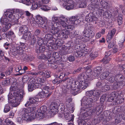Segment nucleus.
<instances>
[{"label": "nucleus", "instance_id": "f257e3e1", "mask_svg": "<svg viewBox=\"0 0 125 125\" xmlns=\"http://www.w3.org/2000/svg\"><path fill=\"white\" fill-rule=\"evenodd\" d=\"M88 71L87 70L86 73H83L79 75L78 76V81L73 83L72 78H69L68 77L63 79V81L67 80V88L70 90L71 92L74 95L77 94L81 89L84 90L88 86L90 81L93 79L91 75H88L87 73Z\"/></svg>", "mask_w": 125, "mask_h": 125}, {"label": "nucleus", "instance_id": "f03ea898", "mask_svg": "<svg viewBox=\"0 0 125 125\" xmlns=\"http://www.w3.org/2000/svg\"><path fill=\"white\" fill-rule=\"evenodd\" d=\"M13 94L14 95L12 98H10V95H8V99L10 100L11 99L10 101L12 106L16 107L20 104V102L25 94V93L23 90H21V91H20V92H14Z\"/></svg>", "mask_w": 125, "mask_h": 125}, {"label": "nucleus", "instance_id": "7ed1b4c3", "mask_svg": "<svg viewBox=\"0 0 125 125\" xmlns=\"http://www.w3.org/2000/svg\"><path fill=\"white\" fill-rule=\"evenodd\" d=\"M7 13L4 17L1 18L0 21L2 25H5L3 26L2 28V31L3 32L6 31L10 28L11 24L10 23V21H12L13 19L9 18L8 15L7 16Z\"/></svg>", "mask_w": 125, "mask_h": 125}, {"label": "nucleus", "instance_id": "20e7f679", "mask_svg": "<svg viewBox=\"0 0 125 125\" xmlns=\"http://www.w3.org/2000/svg\"><path fill=\"white\" fill-rule=\"evenodd\" d=\"M52 22L51 24V28L50 32L53 34H55L58 33L61 29V27L59 24L56 22L59 20V18L56 16H53L52 17Z\"/></svg>", "mask_w": 125, "mask_h": 125}, {"label": "nucleus", "instance_id": "39448f33", "mask_svg": "<svg viewBox=\"0 0 125 125\" xmlns=\"http://www.w3.org/2000/svg\"><path fill=\"white\" fill-rule=\"evenodd\" d=\"M94 101V98L93 99L90 97H84L82 102V105L83 106V107L85 109L89 108L92 106V104Z\"/></svg>", "mask_w": 125, "mask_h": 125}, {"label": "nucleus", "instance_id": "423d86ee", "mask_svg": "<svg viewBox=\"0 0 125 125\" xmlns=\"http://www.w3.org/2000/svg\"><path fill=\"white\" fill-rule=\"evenodd\" d=\"M85 109L83 107L81 108L80 114L83 117H87L88 116L96 114V108L93 109Z\"/></svg>", "mask_w": 125, "mask_h": 125}, {"label": "nucleus", "instance_id": "0eeeda50", "mask_svg": "<svg viewBox=\"0 0 125 125\" xmlns=\"http://www.w3.org/2000/svg\"><path fill=\"white\" fill-rule=\"evenodd\" d=\"M47 18L45 17H42L40 15L36 16V20L37 23L39 26L45 28L46 27L45 22L46 21Z\"/></svg>", "mask_w": 125, "mask_h": 125}, {"label": "nucleus", "instance_id": "6e6552de", "mask_svg": "<svg viewBox=\"0 0 125 125\" xmlns=\"http://www.w3.org/2000/svg\"><path fill=\"white\" fill-rule=\"evenodd\" d=\"M16 13H18L19 14H20L21 15H23L24 14L23 11L19 9H16L12 10H7V15L9 18H11L12 19H13V20H15V18L13 16V14H14Z\"/></svg>", "mask_w": 125, "mask_h": 125}, {"label": "nucleus", "instance_id": "1a4fd4ad", "mask_svg": "<svg viewBox=\"0 0 125 125\" xmlns=\"http://www.w3.org/2000/svg\"><path fill=\"white\" fill-rule=\"evenodd\" d=\"M76 4L72 0H71L66 3H64L63 6L66 10H69L77 7Z\"/></svg>", "mask_w": 125, "mask_h": 125}, {"label": "nucleus", "instance_id": "9d476101", "mask_svg": "<svg viewBox=\"0 0 125 125\" xmlns=\"http://www.w3.org/2000/svg\"><path fill=\"white\" fill-rule=\"evenodd\" d=\"M39 98L37 96L35 97H31L29 98V101H27L25 104V107H27L31 105H32L38 102Z\"/></svg>", "mask_w": 125, "mask_h": 125}, {"label": "nucleus", "instance_id": "9b49d317", "mask_svg": "<svg viewBox=\"0 0 125 125\" xmlns=\"http://www.w3.org/2000/svg\"><path fill=\"white\" fill-rule=\"evenodd\" d=\"M23 114L22 116V119L24 120H31L33 119H34L36 118V114H31V115L29 114L22 113Z\"/></svg>", "mask_w": 125, "mask_h": 125}, {"label": "nucleus", "instance_id": "f8f14e48", "mask_svg": "<svg viewBox=\"0 0 125 125\" xmlns=\"http://www.w3.org/2000/svg\"><path fill=\"white\" fill-rule=\"evenodd\" d=\"M36 82L35 81L34 79L32 78L29 81L28 84V90L29 91H32L35 88H39L36 86Z\"/></svg>", "mask_w": 125, "mask_h": 125}, {"label": "nucleus", "instance_id": "ddd939ff", "mask_svg": "<svg viewBox=\"0 0 125 125\" xmlns=\"http://www.w3.org/2000/svg\"><path fill=\"white\" fill-rule=\"evenodd\" d=\"M35 108L34 107H29L26 108H23L22 109V113L29 114L31 115V114H36L35 111Z\"/></svg>", "mask_w": 125, "mask_h": 125}, {"label": "nucleus", "instance_id": "4468645a", "mask_svg": "<svg viewBox=\"0 0 125 125\" xmlns=\"http://www.w3.org/2000/svg\"><path fill=\"white\" fill-rule=\"evenodd\" d=\"M97 20V18L94 16V15L92 13H90L87 15L85 18V21L89 22L96 21Z\"/></svg>", "mask_w": 125, "mask_h": 125}, {"label": "nucleus", "instance_id": "2eb2a0df", "mask_svg": "<svg viewBox=\"0 0 125 125\" xmlns=\"http://www.w3.org/2000/svg\"><path fill=\"white\" fill-rule=\"evenodd\" d=\"M116 31L115 29L109 31L107 36L106 40L108 42H110L112 38L113 37Z\"/></svg>", "mask_w": 125, "mask_h": 125}, {"label": "nucleus", "instance_id": "dca6fc26", "mask_svg": "<svg viewBox=\"0 0 125 125\" xmlns=\"http://www.w3.org/2000/svg\"><path fill=\"white\" fill-rule=\"evenodd\" d=\"M72 101V99L70 98H67L65 105L67 109L71 111V112L73 113V112L74 109L73 106L71 105L70 103Z\"/></svg>", "mask_w": 125, "mask_h": 125}, {"label": "nucleus", "instance_id": "f3484780", "mask_svg": "<svg viewBox=\"0 0 125 125\" xmlns=\"http://www.w3.org/2000/svg\"><path fill=\"white\" fill-rule=\"evenodd\" d=\"M57 34L58 35H60V34L64 38H66L68 37V35L69 34V32L68 31L66 30L63 29L62 30V29H60V31H59L58 33L55 34Z\"/></svg>", "mask_w": 125, "mask_h": 125}, {"label": "nucleus", "instance_id": "a211bd4d", "mask_svg": "<svg viewBox=\"0 0 125 125\" xmlns=\"http://www.w3.org/2000/svg\"><path fill=\"white\" fill-rule=\"evenodd\" d=\"M83 35L85 37H92L94 36V33L90 29H86L83 32Z\"/></svg>", "mask_w": 125, "mask_h": 125}, {"label": "nucleus", "instance_id": "6ab92c4d", "mask_svg": "<svg viewBox=\"0 0 125 125\" xmlns=\"http://www.w3.org/2000/svg\"><path fill=\"white\" fill-rule=\"evenodd\" d=\"M34 80L35 82L36 83V86L40 88V86L41 85V83L44 82L46 81V79L43 77H42L40 78L34 79Z\"/></svg>", "mask_w": 125, "mask_h": 125}, {"label": "nucleus", "instance_id": "aec40b11", "mask_svg": "<svg viewBox=\"0 0 125 125\" xmlns=\"http://www.w3.org/2000/svg\"><path fill=\"white\" fill-rule=\"evenodd\" d=\"M93 96H94V101H96L98 99V97L101 93V91L100 90H93Z\"/></svg>", "mask_w": 125, "mask_h": 125}, {"label": "nucleus", "instance_id": "412c9836", "mask_svg": "<svg viewBox=\"0 0 125 125\" xmlns=\"http://www.w3.org/2000/svg\"><path fill=\"white\" fill-rule=\"evenodd\" d=\"M58 106L57 104L54 102H52L50 107L51 111L53 113L55 112L57 109Z\"/></svg>", "mask_w": 125, "mask_h": 125}, {"label": "nucleus", "instance_id": "4be33fe9", "mask_svg": "<svg viewBox=\"0 0 125 125\" xmlns=\"http://www.w3.org/2000/svg\"><path fill=\"white\" fill-rule=\"evenodd\" d=\"M67 22L68 20L67 19L64 17H63L61 18L59 21V23L63 27H64L65 28L67 24Z\"/></svg>", "mask_w": 125, "mask_h": 125}, {"label": "nucleus", "instance_id": "5701e85b", "mask_svg": "<svg viewBox=\"0 0 125 125\" xmlns=\"http://www.w3.org/2000/svg\"><path fill=\"white\" fill-rule=\"evenodd\" d=\"M102 70V68L101 67H96L94 71V72L93 73V75L94 76L97 77L100 74Z\"/></svg>", "mask_w": 125, "mask_h": 125}, {"label": "nucleus", "instance_id": "b1692460", "mask_svg": "<svg viewBox=\"0 0 125 125\" xmlns=\"http://www.w3.org/2000/svg\"><path fill=\"white\" fill-rule=\"evenodd\" d=\"M78 17L75 16H73L71 17L69 20H68V21L71 22L72 23H73V24H78V22H79V21L77 18Z\"/></svg>", "mask_w": 125, "mask_h": 125}, {"label": "nucleus", "instance_id": "393cba45", "mask_svg": "<svg viewBox=\"0 0 125 125\" xmlns=\"http://www.w3.org/2000/svg\"><path fill=\"white\" fill-rule=\"evenodd\" d=\"M28 28L26 26H21L19 29V32L22 34H25L28 32Z\"/></svg>", "mask_w": 125, "mask_h": 125}, {"label": "nucleus", "instance_id": "a878e982", "mask_svg": "<svg viewBox=\"0 0 125 125\" xmlns=\"http://www.w3.org/2000/svg\"><path fill=\"white\" fill-rule=\"evenodd\" d=\"M50 89L48 86H45L43 87L42 91L47 94V97L49 96L51 94V92L49 93Z\"/></svg>", "mask_w": 125, "mask_h": 125}, {"label": "nucleus", "instance_id": "bb28decb", "mask_svg": "<svg viewBox=\"0 0 125 125\" xmlns=\"http://www.w3.org/2000/svg\"><path fill=\"white\" fill-rule=\"evenodd\" d=\"M40 75L44 76L47 78L50 77V72L49 71H42L40 72Z\"/></svg>", "mask_w": 125, "mask_h": 125}, {"label": "nucleus", "instance_id": "cd10ccee", "mask_svg": "<svg viewBox=\"0 0 125 125\" xmlns=\"http://www.w3.org/2000/svg\"><path fill=\"white\" fill-rule=\"evenodd\" d=\"M104 18L110 19L111 18L112 15L111 12L109 10H106L104 12L103 14Z\"/></svg>", "mask_w": 125, "mask_h": 125}, {"label": "nucleus", "instance_id": "c85d7f7f", "mask_svg": "<svg viewBox=\"0 0 125 125\" xmlns=\"http://www.w3.org/2000/svg\"><path fill=\"white\" fill-rule=\"evenodd\" d=\"M67 24L66 27L65 29H69L70 30H73L74 28L73 23H72L68 21L67 22Z\"/></svg>", "mask_w": 125, "mask_h": 125}, {"label": "nucleus", "instance_id": "c756f323", "mask_svg": "<svg viewBox=\"0 0 125 125\" xmlns=\"http://www.w3.org/2000/svg\"><path fill=\"white\" fill-rule=\"evenodd\" d=\"M64 116L66 119L68 120L70 119V117H71L72 118L71 120L73 121L74 119V116L73 115H71L69 113H66V112L64 113Z\"/></svg>", "mask_w": 125, "mask_h": 125}, {"label": "nucleus", "instance_id": "7c9ffc66", "mask_svg": "<svg viewBox=\"0 0 125 125\" xmlns=\"http://www.w3.org/2000/svg\"><path fill=\"white\" fill-rule=\"evenodd\" d=\"M100 5L102 8L106 9H107L109 7L108 3L106 1L104 0L101 1H100Z\"/></svg>", "mask_w": 125, "mask_h": 125}, {"label": "nucleus", "instance_id": "2f4dec72", "mask_svg": "<svg viewBox=\"0 0 125 125\" xmlns=\"http://www.w3.org/2000/svg\"><path fill=\"white\" fill-rule=\"evenodd\" d=\"M23 34V37L25 40H28L31 39V34L30 31H29Z\"/></svg>", "mask_w": 125, "mask_h": 125}, {"label": "nucleus", "instance_id": "473e14b6", "mask_svg": "<svg viewBox=\"0 0 125 125\" xmlns=\"http://www.w3.org/2000/svg\"><path fill=\"white\" fill-rule=\"evenodd\" d=\"M39 6L41 8V9L44 11H46L50 9L49 8L48 6L44 4H42L41 3L39 4Z\"/></svg>", "mask_w": 125, "mask_h": 125}, {"label": "nucleus", "instance_id": "72a5a7b5", "mask_svg": "<svg viewBox=\"0 0 125 125\" xmlns=\"http://www.w3.org/2000/svg\"><path fill=\"white\" fill-rule=\"evenodd\" d=\"M36 118H37L38 119H42L45 117V113H38V114L37 115L36 111Z\"/></svg>", "mask_w": 125, "mask_h": 125}, {"label": "nucleus", "instance_id": "f704fd0d", "mask_svg": "<svg viewBox=\"0 0 125 125\" xmlns=\"http://www.w3.org/2000/svg\"><path fill=\"white\" fill-rule=\"evenodd\" d=\"M47 108L45 106H42L39 108L37 110L38 113H45L47 111Z\"/></svg>", "mask_w": 125, "mask_h": 125}, {"label": "nucleus", "instance_id": "c9c22d12", "mask_svg": "<svg viewBox=\"0 0 125 125\" xmlns=\"http://www.w3.org/2000/svg\"><path fill=\"white\" fill-rule=\"evenodd\" d=\"M109 73L107 71H105L102 73L100 75V78L101 79L103 80L105 79L107 77L109 78L108 75Z\"/></svg>", "mask_w": 125, "mask_h": 125}, {"label": "nucleus", "instance_id": "e433bc0d", "mask_svg": "<svg viewBox=\"0 0 125 125\" xmlns=\"http://www.w3.org/2000/svg\"><path fill=\"white\" fill-rule=\"evenodd\" d=\"M96 11V14L98 17H100L102 14L104 12L103 10L101 8L97 9Z\"/></svg>", "mask_w": 125, "mask_h": 125}, {"label": "nucleus", "instance_id": "4c0bfd02", "mask_svg": "<svg viewBox=\"0 0 125 125\" xmlns=\"http://www.w3.org/2000/svg\"><path fill=\"white\" fill-rule=\"evenodd\" d=\"M23 50L22 47H18L16 48L15 52L17 54H22L23 53Z\"/></svg>", "mask_w": 125, "mask_h": 125}, {"label": "nucleus", "instance_id": "58836bf2", "mask_svg": "<svg viewBox=\"0 0 125 125\" xmlns=\"http://www.w3.org/2000/svg\"><path fill=\"white\" fill-rule=\"evenodd\" d=\"M122 116L120 115V114L115 116V123L118 124L122 120Z\"/></svg>", "mask_w": 125, "mask_h": 125}, {"label": "nucleus", "instance_id": "ea45409f", "mask_svg": "<svg viewBox=\"0 0 125 125\" xmlns=\"http://www.w3.org/2000/svg\"><path fill=\"white\" fill-rule=\"evenodd\" d=\"M47 94L45 93L44 92L42 91L39 92L37 94V96H39L40 97L42 98H43L47 96Z\"/></svg>", "mask_w": 125, "mask_h": 125}, {"label": "nucleus", "instance_id": "a19ab883", "mask_svg": "<svg viewBox=\"0 0 125 125\" xmlns=\"http://www.w3.org/2000/svg\"><path fill=\"white\" fill-rule=\"evenodd\" d=\"M5 122L6 125H15L12 121L9 120L8 118L5 119Z\"/></svg>", "mask_w": 125, "mask_h": 125}, {"label": "nucleus", "instance_id": "79ce46f5", "mask_svg": "<svg viewBox=\"0 0 125 125\" xmlns=\"http://www.w3.org/2000/svg\"><path fill=\"white\" fill-rule=\"evenodd\" d=\"M17 88V85H16V83H13L10 88L11 91H16Z\"/></svg>", "mask_w": 125, "mask_h": 125}, {"label": "nucleus", "instance_id": "37998d69", "mask_svg": "<svg viewBox=\"0 0 125 125\" xmlns=\"http://www.w3.org/2000/svg\"><path fill=\"white\" fill-rule=\"evenodd\" d=\"M123 18L122 17L121 15H119L118 16V18L117 21L119 25H121L123 22Z\"/></svg>", "mask_w": 125, "mask_h": 125}, {"label": "nucleus", "instance_id": "c03bdc74", "mask_svg": "<svg viewBox=\"0 0 125 125\" xmlns=\"http://www.w3.org/2000/svg\"><path fill=\"white\" fill-rule=\"evenodd\" d=\"M115 93H112V96L109 97L108 99V101L109 102H112L116 98L115 97Z\"/></svg>", "mask_w": 125, "mask_h": 125}, {"label": "nucleus", "instance_id": "a18cd8bd", "mask_svg": "<svg viewBox=\"0 0 125 125\" xmlns=\"http://www.w3.org/2000/svg\"><path fill=\"white\" fill-rule=\"evenodd\" d=\"M27 74H28L29 75H32V76H33L40 75V72H31L30 71L28 72Z\"/></svg>", "mask_w": 125, "mask_h": 125}, {"label": "nucleus", "instance_id": "49530a36", "mask_svg": "<svg viewBox=\"0 0 125 125\" xmlns=\"http://www.w3.org/2000/svg\"><path fill=\"white\" fill-rule=\"evenodd\" d=\"M83 54V52L81 51H78L76 52L75 55L76 57H79L82 56Z\"/></svg>", "mask_w": 125, "mask_h": 125}, {"label": "nucleus", "instance_id": "de8ad7c7", "mask_svg": "<svg viewBox=\"0 0 125 125\" xmlns=\"http://www.w3.org/2000/svg\"><path fill=\"white\" fill-rule=\"evenodd\" d=\"M42 31L41 30L39 29H37L34 32V35L36 36H38L40 35Z\"/></svg>", "mask_w": 125, "mask_h": 125}, {"label": "nucleus", "instance_id": "09e8293b", "mask_svg": "<svg viewBox=\"0 0 125 125\" xmlns=\"http://www.w3.org/2000/svg\"><path fill=\"white\" fill-rule=\"evenodd\" d=\"M86 6L85 1H82L79 4V7L81 8H84Z\"/></svg>", "mask_w": 125, "mask_h": 125}, {"label": "nucleus", "instance_id": "8fccbe9b", "mask_svg": "<svg viewBox=\"0 0 125 125\" xmlns=\"http://www.w3.org/2000/svg\"><path fill=\"white\" fill-rule=\"evenodd\" d=\"M111 60V59L109 58H105V57L101 60V61L103 62L104 64H106L109 62Z\"/></svg>", "mask_w": 125, "mask_h": 125}, {"label": "nucleus", "instance_id": "3c124183", "mask_svg": "<svg viewBox=\"0 0 125 125\" xmlns=\"http://www.w3.org/2000/svg\"><path fill=\"white\" fill-rule=\"evenodd\" d=\"M39 6V1L38 3H33L32 6V10H34L37 9Z\"/></svg>", "mask_w": 125, "mask_h": 125}, {"label": "nucleus", "instance_id": "603ef678", "mask_svg": "<svg viewBox=\"0 0 125 125\" xmlns=\"http://www.w3.org/2000/svg\"><path fill=\"white\" fill-rule=\"evenodd\" d=\"M125 40V38H123V40H122V41H119V47L121 49H122L124 48V46L123 45V43Z\"/></svg>", "mask_w": 125, "mask_h": 125}, {"label": "nucleus", "instance_id": "864d4df0", "mask_svg": "<svg viewBox=\"0 0 125 125\" xmlns=\"http://www.w3.org/2000/svg\"><path fill=\"white\" fill-rule=\"evenodd\" d=\"M10 83V81L9 79H6L2 83L3 85L5 86L8 85Z\"/></svg>", "mask_w": 125, "mask_h": 125}, {"label": "nucleus", "instance_id": "5fc2aeb1", "mask_svg": "<svg viewBox=\"0 0 125 125\" xmlns=\"http://www.w3.org/2000/svg\"><path fill=\"white\" fill-rule=\"evenodd\" d=\"M102 89L103 90V91L104 92H105L110 89L109 86L105 84L103 87H102Z\"/></svg>", "mask_w": 125, "mask_h": 125}, {"label": "nucleus", "instance_id": "6e6d98bb", "mask_svg": "<svg viewBox=\"0 0 125 125\" xmlns=\"http://www.w3.org/2000/svg\"><path fill=\"white\" fill-rule=\"evenodd\" d=\"M6 35L7 36H10L13 38L15 37L14 33L12 31H10L6 33Z\"/></svg>", "mask_w": 125, "mask_h": 125}, {"label": "nucleus", "instance_id": "4d7b16f0", "mask_svg": "<svg viewBox=\"0 0 125 125\" xmlns=\"http://www.w3.org/2000/svg\"><path fill=\"white\" fill-rule=\"evenodd\" d=\"M45 38L47 40H50L52 39V36L51 34H48L45 35Z\"/></svg>", "mask_w": 125, "mask_h": 125}, {"label": "nucleus", "instance_id": "13d9d810", "mask_svg": "<svg viewBox=\"0 0 125 125\" xmlns=\"http://www.w3.org/2000/svg\"><path fill=\"white\" fill-rule=\"evenodd\" d=\"M10 110V107L8 104L5 105L4 109V112L5 113L8 112Z\"/></svg>", "mask_w": 125, "mask_h": 125}, {"label": "nucleus", "instance_id": "bf43d9fd", "mask_svg": "<svg viewBox=\"0 0 125 125\" xmlns=\"http://www.w3.org/2000/svg\"><path fill=\"white\" fill-rule=\"evenodd\" d=\"M98 55V53L97 52H94L90 55L91 58L93 59L97 57Z\"/></svg>", "mask_w": 125, "mask_h": 125}, {"label": "nucleus", "instance_id": "052dcab7", "mask_svg": "<svg viewBox=\"0 0 125 125\" xmlns=\"http://www.w3.org/2000/svg\"><path fill=\"white\" fill-rule=\"evenodd\" d=\"M31 40V43L32 45H33L36 42V39L34 36H32L30 39Z\"/></svg>", "mask_w": 125, "mask_h": 125}, {"label": "nucleus", "instance_id": "680f3d73", "mask_svg": "<svg viewBox=\"0 0 125 125\" xmlns=\"http://www.w3.org/2000/svg\"><path fill=\"white\" fill-rule=\"evenodd\" d=\"M105 85V83H104L102 81L101 82H98L96 84V85L98 87H102Z\"/></svg>", "mask_w": 125, "mask_h": 125}, {"label": "nucleus", "instance_id": "e2e57ef3", "mask_svg": "<svg viewBox=\"0 0 125 125\" xmlns=\"http://www.w3.org/2000/svg\"><path fill=\"white\" fill-rule=\"evenodd\" d=\"M106 95L104 94L102 95L100 98V101L101 102H104L105 99L106 97Z\"/></svg>", "mask_w": 125, "mask_h": 125}, {"label": "nucleus", "instance_id": "0e129e2a", "mask_svg": "<svg viewBox=\"0 0 125 125\" xmlns=\"http://www.w3.org/2000/svg\"><path fill=\"white\" fill-rule=\"evenodd\" d=\"M93 90L87 92L86 93V95L88 96H93Z\"/></svg>", "mask_w": 125, "mask_h": 125}, {"label": "nucleus", "instance_id": "69168bd1", "mask_svg": "<svg viewBox=\"0 0 125 125\" xmlns=\"http://www.w3.org/2000/svg\"><path fill=\"white\" fill-rule=\"evenodd\" d=\"M23 3L29 6L31 4V2L30 0H24Z\"/></svg>", "mask_w": 125, "mask_h": 125}, {"label": "nucleus", "instance_id": "338daca9", "mask_svg": "<svg viewBox=\"0 0 125 125\" xmlns=\"http://www.w3.org/2000/svg\"><path fill=\"white\" fill-rule=\"evenodd\" d=\"M22 58L24 60H30L29 58V57L25 53L23 54V55L22 56Z\"/></svg>", "mask_w": 125, "mask_h": 125}, {"label": "nucleus", "instance_id": "774afa93", "mask_svg": "<svg viewBox=\"0 0 125 125\" xmlns=\"http://www.w3.org/2000/svg\"><path fill=\"white\" fill-rule=\"evenodd\" d=\"M68 59L70 62H73L75 58L74 56L71 55L68 57Z\"/></svg>", "mask_w": 125, "mask_h": 125}]
</instances>
